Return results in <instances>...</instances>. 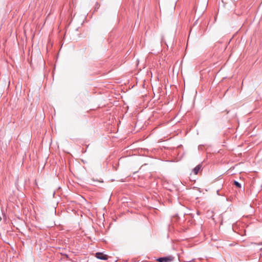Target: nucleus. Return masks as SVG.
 Segmentation results:
<instances>
[{
  "instance_id": "1",
  "label": "nucleus",
  "mask_w": 262,
  "mask_h": 262,
  "mask_svg": "<svg viewBox=\"0 0 262 262\" xmlns=\"http://www.w3.org/2000/svg\"><path fill=\"white\" fill-rule=\"evenodd\" d=\"M157 260L159 262H171L172 258L171 257H160Z\"/></svg>"
},
{
  "instance_id": "2",
  "label": "nucleus",
  "mask_w": 262,
  "mask_h": 262,
  "mask_svg": "<svg viewBox=\"0 0 262 262\" xmlns=\"http://www.w3.org/2000/svg\"><path fill=\"white\" fill-rule=\"evenodd\" d=\"M96 257L99 259L106 260L108 256L106 255L103 254L102 253L97 252L96 253Z\"/></svg>"
},
{
  "instance_id": "3",
  "label": "nucleus",
  "mask_w": 262,
  "mask_h": 262,
  "mask_svg": "<svg viewBox=\"0 0 262 262\" xmlns=\"http://www.w3.org/2000/svg\"><path fill=\"white\" fill-rule=\"evenodd\" d=\"M202 167L201 164H199L196 166H195L193 169L192 172L194 174H197L199 171V170L201 169Z\"/></svg>"
},
{
  "instance_id": "4",
  "label": "nucleus",
  "mask_w": 262,
  "mask_h": 262,
  "mask_svg": "<svg viewBox=\"0 0 262 262\" xmlns=\"http://www.w3.org/2000/svg\"><path fill=\"white\" fill-rule=\"evenodd\" d=\"M234 184L238 188H241L242 187V185L237 181H234Z\"/></svg>"
},
{
  "instance_id": "5",
  "label": "nucleus",
  "mask_w": 262,
  "mask_h": 262,
  "mask_svg": "<svg viewBox=\"0 0 262 262\" xmlns=\"http://www.w3.org/2000/svg\"><path fill=\"white\" fill-rule=\"evenodd\" d=\"M216 193H217V195H220L219 193V190H217Z\"/></svg>"
},
{
  "instance_id": "6",
  "label": "nucleus",
  "mask_w": 262,
  "mask_h": 262,
  "mask_svg": "<svg viewBox=\"0 0 262 262\" xmlns=\"http://www.w3.org/2000/svg\"><path fill=\"white\" fill-rule=\"evenodd\" d=\"M65 256L67 258H69L68 255L67 254H65Z\"/></svg>"
},
{
  "instance_id": "7",
  "label": "nucleus",
  "mask_w": 262,
  "mask_h": 262,
  "mask_svg": "<svg viewBox=\"0 0 262 262\" xmlns=\"http://www.w3.org/2000/svg\"><path fill=\"white\" fill-rule=\"evenodd\" d=\"M2 217H1V216H0V221H2Z\"/></svg>"
}]
</instances>
